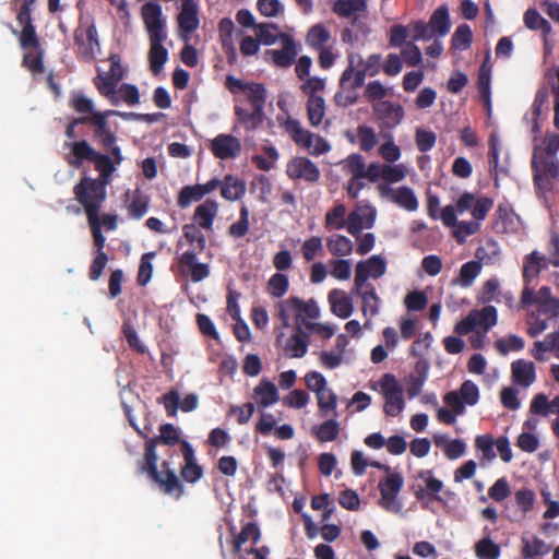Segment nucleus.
<instances>
[{"mask_svg": "<svg viewBox=\"0 0 559 559\" xmlns=\"http://www.w3.org/2000/svg\"><path fill=\"white\" fill-rule=\"evenodd\" d=\"M472 314L476 321V328H483L485 332L497 324V309L493 306H485L480 310H472Z\"/></svg>", "mask_w": 559, "mask_h": 559, "instance_id": "obj_43", "label": "nucleus"}, {"mask_svg": "<svg viewBox=\"0 0 559 559\" xmlns=\"http://www.w3.org/2000/svg\"><path fill=\"white\" fill-rule=\"evenodd\" d=\"M302 257L306 261L310 262L318 255L323 254L322 239L318 236H312L307 239L301 246Z\"/></svg>", "mask_w": 559, "mask_h": 559, "instance_id": "obj_60", "label": "nucleus"}, {"mask_svg": "<svg viewBox=\"0 0 559 559\" xmlns=\"http://www.w3.org/2000/svg\"><path fill=\"white\" fill-rule=\"evenodd\" d=\"M70 104L75 112L82 115L81 117H93L94 114H105V111L95 110L93 100L81 93L74 94Z\"/></svg>", "mask_w": 559, "mask_h": 559, "instance_id": "obj_47", "label": "nucleus"}, {"mask_svg": "<svg viewBox=\"0 0 559 559\" xmlns=\"http://www.w3.org/2000/svg\"><path fill=\"white\" fill-rule=\"evenodd\" d=\"M337 417L330 418L316 428V437L321 442L334 441L340 433Z\"/></svg>", "mask_w": 559, "mask_h": 559, "instance_id": "obj_48", "label": "nucleus"}, {"mask_svg": "<svg viewBox=\"0 0 559 559\" xmlns=\"http://www.w3.org/2000/svg\"><path fill=\"white\" fill-rule=\"evenodd\" d=\"M210 150L218 159H233L240 154L241 142L231 134L221 133L211 140Z\"/></svg>", "mask_w": 559, "mask_h": 559, "instance_id": "obj_17", "label": "nucleus"}, {"mask_svg": "<svg viewBox=\"0 0 559 559\" xmlns=\"http://www.w3.org/2000/svg\"><path fill=\"white\" fill-rule=\"evenodd\" d=\"M559 343V330L557 332L548 334L544 341L536 342L533 349V355L536 359L544 360L545 353L554 352L555 347Z\"/></svg>", "mask_w": 559, "mask_h": 559, "instance_id": "obj_55", "label": "nucleus"}, {"mask_svg": "<svg viewBox=\"0 0 559 559\" xmlns=\"http://www.w3.org/2000/svg\"><path fill=\"white\" fill-rule=\"evenodd\" d=\"M428 370L429 365L426 360H419L416 362L415 372L406 380V391L409 399H414L420 394L428 378Z\"/></svg>", "mask_w": 559, "mask_h": 559, "instance_id": "obj_28", "label": "nucleus"}, {"mask_svg": "<svg viewBox=\"0 0 559 559\" xmlns=\"http://www.w3.org/2000/svg\"><path fill=\"white\" fill-rule=\"evenodd\" d=\"M178 24L180 31L187 35L199 27L198 5L194 0H182L181 10L178 14Z\"/></svg>", "mask_w": 559, "mask_h": 559, "instance_id": "obj_24", "label": "nucleus"}, {"mask_svg": "<svg viewBox=\"0 0 559 559\" xmlns=\"http://www.w3.org/2000/svg\"><path fill=\"white\" fill-rule=\"evenodd\" d=\"M485 537L474 545V551L477 559H498L501 555L500 546L489 537V528L485 527Z\"/></svg>", "mask_w": 559, "mask_h": 559, "instance_id": "obj_33", "label": "nucleus"}, {"mask_svg": "<svg viewBox=\"0 0 559 559\" xmlns=\"http://www.w3.org/2000/svg\"><path fill=\"white\" fill-rule=\"evenodd\" d=\"M281 39L283 44L282 49H267L264 56L266 60L271 58L276 67L288 68L297 56L295 40L287 34H281Z\"/></svg>", "mask_w": 559, "mask_h": 559, "instance_id": "obj_20", "label": "nucleus"}, {"mask_svg": "<svg viewBox=\"0 0 559 559\" xmlns=\"http://www.w3.org/2000/svg\"><path fill=\"white\" fill-rule=\"evenodd\" d=\"M473 40V33L467 24H461L452 35L451 45L454 49L466 50Z\"/></svg>", "mask_w": 559, "mask_h": 559, "instance_id": "obj_54", "label": "nucleus"}, {"mask_svg": "<svg viewBox=\"0 0 559 559\" xmlns=\"http://www.w3.org/2000/svg\"><path fill=\"white\" fill-rule=\"evenodd\" d=\"M355 295L361 298V312L364 317L373 318L379 314L381 299L378 296L373 285H368L364 289L353 290Z\"/></svg>", "mask_w": 559, "mask_h": 559, "instance_id": "obj_27", "label": "nucleus"}, {"mask_svg": "<svg viewBox=\"0 0 559 559\" xmlns=\"http://www.w3.org/2000/svg\"><path fill=\"white\" fill-rule=\"evenodd\" d=\"M357 136L359 140V147L364 152L371 151L377 145V134L371 127L358 126Z\"/></svg>", "mask_w": 559, "mask_h": 559, "instance_id": "obj_61", "label": "nucleus"}, {"mask_svg": "<svg viewBox=\"0 0 559 559\" xmlns=\"http://www.w3.org/2000/svg\"><path fill=\"white\" fill-rule=\"evenodd\" d=\"M150 206V198L145 195L140 189L133 192L132 200L128 205L130 216L140 219L147 212Z\"/></svg>", "mask_w": 559, "mask_h": 559, "instance_id": "obj_45", "label": "nucleus"}, {"mask_svg": "<svg viewBox=\"0 0 559 559\" xmlns=\"http://www.w3.org/2000/svg\"><path fill=\"white\" fill-rule=\"evenodd\" d=\"M346 207L344 204H336L331 211H329L325 215V227L342 229L345 227Z\"/></svg>", "mask_w": 559, "mask_h": 559, "instance_id": "obj_57", "label": "nucleus"}, {"mask_svg": "<svg viewBox=\"0 0 559 559\" xmlns=\"http://www.w3.org/2000/svg\"><path fill=\"white\" fill-rule=\"evenodd\" d=\"M230 533L234 535L233 539V552L238 555L241 550V547L248 540H251L253 544H257L260 540L261 532L259 526L254 522L246 523L240 533L236 534V530L234 526L230 527Z\"/></svg>", "mask_w": 559, "mask_h": 559, "instance_id": "obj_29", "label": "nucleus"}, {"mask_svg": "<svg viewBox=\"0 0 559 559\" xmlns=\"http://www.w3.org/2000/svg\"><path fill=\"white\" fill-rule=\"evenodd\" d=\"M74 41L78 46L79 58L85 61H92L95 59L100 45L97 28L94 24L86 27L79 26L74 31Z\"/></svg>", "mask_w": 559, "mask_h": 559, "instance_id": "obj_14", "label": "nucleus"}, {"mask_svg": "<svg viewBox=\"0 0 559 559\" xmlns=\"http://www.w3.org/2000/svg\"><path fill=\"white\" fill-rule=\"evenodd\" d=\"M267 92L263 83L250 82V85L236 97L235 116L239 124L246 130L253 131L262 126Z\"/></svg>", "mask_w": 559, "mask_h": 559, "instance_id": "obj_5", "label": "nucleus"}, {"mask_svg": "<svg viewBox=\"0 0 559 559\" xmlns=\"http://www.w3.org/2000/svg\"><path fill=\"white\" fill-rule=\"evenodd\" d=\"M124 117L117 110H105V114H94L91 117V127L93 129V140L96 144L108 153L96 151L86 140L72 141L66 143L70 153L67 155V163L79 169L84 163H94L95 170L100 177H111L117 166L123 162V155L119 145H117V135L108 123V117Z\"/></svg>", "mask_w": 559, "mask_h": 559, "instance_id": "obj_1", "label": "nucleus"}, {"mask_svg": "<svg viewBox=\"0 0 559 559\" xmlns=\"http://www.w3.org/2000/svg\"><path fill=\"white\" fill-rule=\"evenodd\" d=\"M378 190L382 198H391L394 203L406 211L413 212L418 207L417 198L409 187L403 186L394 190L388 185H379Z\"/></svg>", "mask_w": 559, "mask_h": 559, "instance_id": "obj_19", "label": "nucleus"}, {"mask_svg": "<svg viewBox=\"0 0 559 559\" xmlns=\"http://www.w3.org/2000/svg\"><path fill=\"white\" fill-rule=\"evenodd\" d=\"M429 26L432 34L444 36L450 31L449 10L445 5H441L435 10L429 20Z\"/></svg>", "mask_w": 559, "mask_h": 559, "instance_id": "obj_36", "label": "nucleus"}, {"mask_svg": "<svg viewBox=\"0 0 559 559\" xmlns=\"http://www.w3.org/2000/svg\"><path fill=\"white\" fill-rule=\"evenodd\" d=\"M183 236L190 245H197V250H187L178 259V267L183 275H189L191 281L199 283L210 275L206 263L198 262L197 254L206 246L204 234L194 225L187 224L182 228Z\"/></svg>", "mask_w": 559, "mask_h": 559, "instance_id": "obj_7", "label": "nucleus"}, {"mask_svg": "<svg viewBox=\"0 0 559 559\" xmlns=\"http://www.w3.org/2000/svg\"><path fill=\"white\" fill-rule=\"evenodd\" d=\"M277 316L282 321L284 326L289 325L290 314L295 313L297 324H304L307 322L305 318L317 319L320 316V309L316 300L310 299L308 301H304L298 297H289L285 300L278 301L276 304Z\"/></svg>", "mask_w": 559, "mask_h": 559, "instance_id": "obj_10", "label": "nucleus"}, {"mask_svg": "<svg viewBox=\"0 0 559 559\" xmlns=\"http://www.w3.org/2000/svg\"><path fill=\"white\" fill-rule=\"evenodd\" d=\"M32 10L33 9L20 8L16 14V21L22 26V31L19 36L22 49L39 46V38L33 24Z\"/></svg>", "mask_w": 559, "mask_h": 559, "instance_id": "obj_22", "label": "nucleus"}, {"mask_svg": "<svg viewBox=\"0 0 559 559\" xmlns=\"http://www.w3.org/2000/svg\"><path fill=\"white\" fill-rule=\"evenodd\" d=\"M111 177L90 178L82 177L74 186L73 193L76 201L83 206L87 221L98 218V213L106 200V186Z\"/></svg>", "mask_w": 559, "mask_h": 559, "instance_id": "obj_9", "label": "nucleus"}, {"mask_svg": "<svg viewBox=\"0 0 559 559\" xmlns=\"http://www.w3.org/2000/svg\"><path fill=\"white\" fill-rule=\"evenodd\" d=\"M418 477L425 481L426 487L423 488L419 486L415 490L416 499L421 501L425 498H429L435 501H440L441 498L438 496V493L442 490L443 483L440 479L435 478L430 469L420 471Z\"/></svg>", "mask_w": 559, "mask_h": 559, "instance_id": "obj_25", "label": "nucleus"}, {"mask_svg": "<svg viewBox=\"0 0 559 559\" xmlns=\"http://www.w3.org/2000/svg\"><path fill=\"white\" fill-rule=\"evenodd\" d=\"M285 130L297 145H302L305 139H310L311 132L305 130L297 119L288 118L285 122Z\"/></svg>", "mask_w": 559, "mask_h": 559, "instance_id": "obj_58", "label": "nucleus"}, {"mask_svg": "<svg viewBox=\"0 0 559 559\" xmlns=\"http://www.w3.org/2000/svg\"><path fill=\"white\" fill-rule=\"evenodd\" d=\"M155 258V252H145L140 260L138 283L142 286L146 285L153 275L152 260Z\"/></svg>", "mask_w": 559, "mask_h": 559, "instance_id": "obj_59", "label": "nucleus"}, {"mask_svg": "<svg viewBox=\"0 0 559 559\" xmlns=\"http://www.w3.org/2000/svg\"><path fill=\"white\" fill-rule=\"evenodd\" d=\"M481 271V263L479 261H468L464 263L460 269V275L457 283L462 287H469L474 283L475 278Z\"/></svg>", "mask_w": 559, "mask_h": 559, "instance_id": "obj_46", "label": "nucleus"}, {"mask_svg": "<svg viewBox=\"0 0 559 559\" xmlns=\"http://www.w3.org/2000/svg\"><path fill=\"white\" fill-rule=\"evenodd\" d=\"M110 69L107 73L98 71L94 78V85L99 94L110 98L112 104H116L115 94L119 82L124 78V68L121 64V57L118 53L109 56Z\"/></svg>", "mask_w": 559, "mask_h": 559, "instance_id": "obj_11", "label": "nucleus"}, {"mask_svg": "<svg viewBox=\"0 0 559 559\" xmlns=\"http://www.w3.org/2000/svg\"><path fill=\"white\" fill-rule=\"evenodd\" d=\"M366 163L362 155L353 153L348 155L344 160V170L355 177V179L365 178Z\"/></svg>", "mask_w": 559, "mask_h": 559, "instance_id": "obj_52", "label": "nucleus"}, {"mask_svg": "<svg viewBox=\"0 0 559 559\" xmlns=\"http://www.w3.org/2000/svg\"><path fill=\"white\" fill-rule=\"evenodd\" d=\"M480 222L475 218L473 221H457L456 224L452 225L453 228V237L457 243L462 245L466 241V239L477 234L480 230Z\"/></svg>", "mask_w": 559, "mask_h": 559, "instance_id": "obj_39", "label": "nucleus"}, {"mask_svg": "<svg viewBox=\"0 0 559 559\" xmlns=\"http://www.w3.org/2000/svg\"><path fill=\"white\" fill-rule=\"evenodd\" d=\"M366 76L360 69L348 66L341 74L340 87L343 90L349 87V90L356 91L364 85Z\"/></svg>", "mask_w": 559, "mask_h": 559, "instance_id": "obj_41", "label": "nucleus"}, {"mask_svg": "<svg viewBox=\"0 0 559 559\" xmlns=\"http://www.w3.org/2000/svg\"><path fill=\"white\" fill-rule=\"evenodd\" d=\"M437 136L435 132L418 128L415 133V142L417 150L421 153H426L435 146Z\"/></svg>", "mask_w": 559, "mask_h": 559, "instance_id": "obj_62", "label": "nucleus"}, {"mask_svg": "<svg viewBox=\"0 0 559 559\" xmlns=\"http://www.w3.org/2000/svg\"><path fill=\"white\" fill-rule=\"evenodd\" d=\"M307 116L312 127H319L325 117V100L323 97L308 98L306 104Z\"/></svg>", "mask_w": 559, "mask_h": 559, "instance_id": "obj_40", "label": "nucleus"}, {"mask_svg": "<svg viewBox=\"0 0 559 559\" xmlns=\"http://www.w3.org/2000/svg\"><path fill=\"white\" fill-rule=\"evenodd\" d=\"M386 272V261L381 255H371L369 259L359 261L355 269L354 288L360 290L370 285L368 278L378 280Z\"/></svg>", "mask_w": 559, "mask_h": 559, "instance_id": "obj_13", "label": "nucleus"}, {"mask_svg": "<svg viewBox=\"0 0 559 559\" xmlns=\"http://www.w3.org/2000/svg\"><path fill=\"white\" fill-rule=\"evenodd\" d=\"M221 181V195L225 200L237 201L246 194L247 188L243 179L226 175Z\"/></svg>", "mask_w": 559, "mask_h": 559, "instance_id": "obj_31", "label": "nucleus"}, {"mask_svg": "<svg viewBox=\"0 0 559 559\" xmlns=\"http://www.w3.org/2000/svg\"><path fill=\"white\" fill-rule=\"evenodd\" d=\"M374 213L370 212V217L368 218V222H365V217L362 214H359L358 212H352L347 217V231L354 236L358 237L362 230L364 227L371 228L374 224Z\"/></svg>", "mask_w": 559, "mask_h": 559, "instance_id": "obj_44", "label": "nucleus"}, {"mask_svg": "<svg viewBox=\"0 0 559 559\" xmlns=\"http://www.w3.org/2000/svg\"><path fill=\"white\" fill-rule=\"evenodd\" d=\"M249 210L242 205L239 211V219L233 223L228 228V234L234 238H241L247 235L249 230Z\"/></svg>", "mask_w": 559, "mask_h": 559, "instance_id": "obj_56", "label": "nucleus"}, {"mask_svg": "<svg viewBox=\"0 0 559 559\" xmlns=\"http://www.w3.org/2000/svg\"><path fill=\"white\" fill-rule=\"evenodd\" d=\"M328 300L333 314L341 319H347L354 311V305L348 294L338 288L329 292Z\"/></svg>", "mask_w": 559, "mask_h": 559, "instance_id": "obj_23", "label": "nucleus"}, {"mask_svg": "<svg viewBox=\"0 0 559 559\" xmlns=\"http://www.w3.org/2000/svg\"><path fill=\"white\" fill-rule=\"evenodd\" d=\"M549 254V260L536 251L526 257V276L528 274L537 275L542 269L547 267L548 262L554 266H559V236L557 234H552L550 237Z\"/></svg>", "mask_w": 559, "mask_h": 559, "instance_id": "obj_16", "label": "nucleus"}, {"mask_svg": "<svg viewBox=\"0 0 559 559\" xmlns=\"http://www.w3.org/2000/svg\"><path fill=\"white\" fill-rule=\"evenodd\" d=\"M217 213V202L213 199H207L197 206L193 214V221L198 224L200 228L211 230L213 228V223Z\"/></svg>", "mask_w": 559, "mask_h": 559, "instance_id": "obj_26", "label": "nucleus"}, {"mask_svg": "<svg viewBox=\"0 0 559 559\" xmlns=\"http://www.w3.org/2000/svg\"><path fill=\"white\" fill-rule=\"evenodd\" d=\"M289 288L288 276L283 273H275L267 283V292L274 298L283 297Z\"/></svg>", "mask_w": 559, "mask_h": 559, "instance_id": "obj_53", "label": "nucleus"}, {"mask_svg": "<svg viewBox=\"0 0 559 559\" xmlns=\"http://www.w3.org/2000/svg\"><path fill=\"white\" fill-rule=\"evenodd\" d=\"M372 109L377 118L382 122V126L386 129H393L397 127L402 122L405 115L402 105L389 100L376 103L372 106Z\"/></svg>", "mask_w": 559, "mask_h": 559, "instance_id": "obj_18", "label": "nucleus"}, {"mask_svg": "<svg viewBox=\"0 0 559 559\" xmlns=\"http://www.w3.org/2000/svg\"><path fill=\"white\" fill-rule=\"evenodd\" d=\"M404 304L408 311H421L426 308L428 298L424 292L414 290L406 295Z\"/></svg>", "mask_w": 559, "mask_h": 559, "instance_id": "obj_64", "label": "nucleus"}, {"mask_svg": "<svg viewBox=\"0 0 559 559\" xmlns=\"http://www.w3.org/2000/svg\"><path fill=\"white\" fill-rule=\"evenodd\" d=\"M326 246L331 254L336 257L347 255L353 250V242L343 235L330 237L326 241Z\"/></svg>", "mask_w": 559, "mask_h": 559, "instance_id": "obj_50", "label": "nucleus"}, {"mask_svg": "<svg viewBox=\"0 0 559 559\" xmlns=\"http://www.w3.org/2000/svg\"><path fill=\"white\" fill-rule=\"evenodd\" d=\"M255 35L259 43L273 45L281 37L278 27L273 23H260L255 26Z\"/></svg>", "mask_w": 559, "mask_h": 559, "instance_id": "obj_49", "label": "nucleus"}, {"mask_svg": "<svg viewBox=\"0 0 559 559\" xmlns=\"http://www.w3.org/2000/svg\"><path fill=\"white\" fill-rule=\"evenodd\" d=\"M333 12L340 17H348L367 10V0H335Z\"/></svg>", "mask_w": 559, "mask_h": 559, "instance_id": "obj_37", "label": "nucleus"}, {"mask_svg": "<svg viewBox=\"0 0 559 559\" xmlns=\"http://www.w3.org/2000/svg\"><path fill=\"white\" fill-rule=\"evenodd\" d=\"M159 436L146 438L143 459L138 462V472L146 475L159 489L168 496L179 499L185 493V486L171 467V463L165 460L157 468L158 455L156 448L159 443L174 445L180 443V437L173 424H164L159 427Z\"/></svg>", "mask_w": 559, "mask_h": 559, "instance_id": "obj_3", "label": "nucleus"}, {"mask_svg": "<svg viewBox=\"0 0 559 559\" xmlns=\"http://www.w3.org/2000/svg\"><path fill=\"white\" fill-rule=\"evenodd\" d=\"M559 314V299L551 296L546 286L533 293L526 288L527 332L535 336L547 329V320Z\"/></svg>", "mask_w": 559, "mask_h": 559, "instance_id": "obj_6", "label": "nucleus"}, {"mask_svg": "<svg viewBox=\"0 0 559 559\" xmlns=\"http://www.w3.org/2000/svg\"><path fill=\"white\" fill-rule=\"evenodd\" d=\"M317 400L321 417H325L330 414H332L333 417H338L336 412L337 396L331 389L326 388L324 392L317 396Z\"/></svg>", "mask_w": 559, "mask_h": 559, "instance_id": "obj_42", "label": "nucleus"}, {"mask_svg": "<svg viewBox=\"0 0 559 559\" xmlns=\"http://www.w3.org/2000/svg\"><path fill=\"white\" fill-rule=\"evenodd\" d=\"M489 59V52L486 56V60ZM477 88L479 92L480 100L484 103L488 114L491 111V99H490V68L487 67L485 61L478 72Z\"/></svg>", "mask_w": 559, "mask_h": 559, "instance_id": "obj_34", "label": "nucleus"}, {"mask_svg": "<svg viewBox=\"0 0 559 559\" xmlns=\"http://www.w3.org/2000/svg\"><path fill=\"white\" fill-rule=\"evenodd\" d=\"M286 174L293 180H305L308 183H316L321 175L318 166L305 156L290 159L286 166Z\"/></svg>", "mask_w": 559, "mask_h": 559, "instance_id": "obj_15", "label": "nucleus"}, {"mask_svg": "<svg viewBox=\"0 0 559 559\" xmlns=\"http://www.w3.org/2000/svg\"><path fill=\"white\" fill-rule=\"evenodd\" d=\"M304 83L300 85L301 92L308 96V98L311 97H321L320 95H317L318 92H322L325 88V80L318 76H308L305 80H302Z\"/></svg>", "mask_w": 559, "mask_h": 559, "instance_id": "obj_63", "label": "nucleus"}, {"mask_svg": "<svg viewBox=\"0 0 559 559\" xmlns=\"http://www.w3.org/2000/svg\"><path fill=\"white\" fill-rule=\"evenodd\" d=\"M141 14L150 40V70L157 75L168 60V50L164 47L167 39L166 19L160 4L151 1L142 5Z\"/></svg>", "mask_w": 559, "mask_h": 559, "instance_id": "obj_4", "label": "nucleus"}, {"mask_svg": "<svg viewBox=\"0 0 559 559\" xmlns=\"http://www.w3.org/2000/svg\"><path fill=\"white\" fill-rule=\"evenodd\" d=\"M253 397L260 407L265 408L280 400L277 388L269 379L263 378L253 390Z\"/></svg>", "mask_w": 559, "mask_h": 559, "instance_id": "obj_30", "label": "nucleus"}, {"mask_svg": "<svg viewBox=\"0 0 559 559\" xmlns=\"http://www.w3.org/2000/svg\"><path fill=\"white\" fill-rule=\"evenodd\" d=\"M404 479L399 473H389L379 483L380 500L379 504L389 512L399 513L402 510V502L397 495L402 490Z\"/></svg>", "mask_w": 559, "mask_h": 559, "instance_id": "obj_12", "label": "nucleus"}, {"mask_svg": "<svg viewBox=\"0 0 559 559\" xmlns=\"http://www.w3.org/2000/svg\"><path fill=\"white\" fill-rule=\"evenodd\" d=\"M26 52L23 56V66L31 71L33 74H41L45 72L43 62L44 50L41 46L29 47L25 49Z\"/></svg>", "mask_w": 559, "mask_h": 559, "instance_id": "obj_38", "label": "nucleus"}, {"mask_svg": "<svg viewBox=\"0 0 559 559\" xmlns=\"http://www.w3.org/2000/svg\"><path fill=\"white\" fill-rule=\"evenodd\" d=\"M331 39L329 29L321 23L310 27L306 36V44L314 49H321L328 47V43Z\"/></svg>", "mask_w": 559, "mask_h": 559, "instance_id": "obj_35", "label": "nucleus"}, {"mask_svg": "<svg viewBox=\"0 0 559 559\" xmlns=\"http://www.w3.org/2000/svg\"><path fill=\"white\" fill-rule=\"evenodd\" d=\"M548 91L540 88L537 91L532 109L534 150L532 157V167L534 169L535 186L539 192L549 190L550 180H559V162L556 153L559 151V134L546 132L539 136V119L546 117L548 111Z\"/></svg>", "mask_w": 559, "mask_h": 559, "instance_id": "obj_2", "label": "nucleus"}, {"mask_svg": "<svg viewBox=\"0 0 559 559\" xmlns=\"http://www.w3.org/2000/svg\"><path fill=\"white\" fill-rule=\"evenodd\" d=\"M181 453L185 464L180 468V475L187 483L194 484L202 478L203 468L198 464L194 449L187 440L181 441Z\"/></svg>", "mask_w": 559, "mask_h": 559, "instance_id": "obj_21", "label": "nucleus"}, {"mask_svg": "<svg viewBox=\"0 0 559 559\" xmlns=\"http://www.w3.org/2000/svg\"><path fill=\"white\" fill-rule=\"evenodd\" d=\"M309 345V336L297 325L296 333L290 336L285 346V352L292 358H301L307 354Z\"/></svg>", "mask_w": 559, "mask_h": 559, "instance_id": "obj_32", "label": "nucleus"}, {"mask_svg": "<svg viewBox=\"0 0 559 559\" xmlns=\"http://www.w3.org/2000/svg\"><path fill=\"white\" fill-rule=\"evenodd\" d=\"M493 206V201L485 195H476L472 192H463L453 205L444 206L439 215L445 227L456 224V215L471 213L477 221H484Z\"/></svg>", "mask_w": 559, "mask_h": 559, "instance_id": "obj_8", "label": "nucleus"}, {"mask_svg": "<svg viewBox=\"0 0 559 559\" xmlns=\"http://www.w3.org/2000/svg\"><path fill=\"white\" fill-rule=\"evenodd\" d=\"M203 199L200 185L185 186L178 193L177 205L180 209H187L192 202Z\"/></svg>", "mask_w": 559, "mask_h": 559, "instance_id": "obj_51", "label": "nucleus"}]
</instances>
